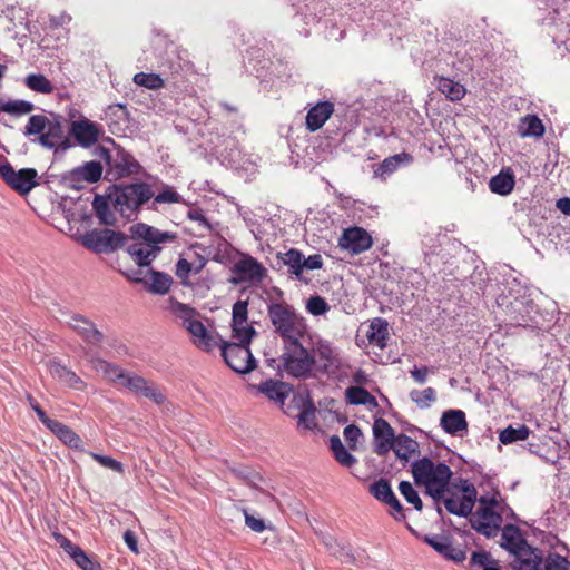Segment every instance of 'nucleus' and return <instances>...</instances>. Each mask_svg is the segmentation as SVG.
<instances>
[{
  "label": "nucleus",
  "instance_id": "nucleus-1",
  "mask_svg": "<svg viewBox=\"0 0 570 570\" xmlns=\"http://www.w3.org/2000/svg\"><path fill=\"white\" fill-rule=\"evenodd\" d=\"M412 475L419 487H424L425 493L430 495L439 514H442L441 500L449 492V484L452 471L444 462H435L430 458H422L413 462Z\"/></svg>",
  "mask_w": 570,
  "mask_h": 570
},
{
  "label": "nucleus",
  "instance_id": "nucleus-2",
  "mask_svg": "<svg viewBox=\"0 0 570 570\" xmlns=\"http://www.w3.org/2000/svg\"><path fill=\"white\" fill-rule=\"evenodd\" d=\"M135 242L127 246V253L139 267H148L161 252V244L173 242L174 233L163 232L144 223L130 227Z\"/></svg>",
  "mask_w": 570,
  "mask_h": 570
},
{
  "label": "nucleus",
  "instance_id": "nucleus-3",
  "mask_svg": "<svg viewBox=\"0 0 570 570\" xmlns=\"http://www.w3.org/2000/svg\"><path fill=\"white\" fill-rule=\"evenodd\" d=\"M279 368L289 377L297 380L315 379V353L313 335L302 341H289L283 345Z\"/></svg>",
  "mask_w": 570,
  "mask_h": 570
},
{
  "label": "nucleus",
  "instance_id": "nucleus-4",
  "mask_svg": "<svg viewBox=\"0 0 570 570\" xmlns=\"http://www.w3.org/2000/svg\"><path fill=\"white\" fill-rule=\"evenodd\" d=\"M23 135L31 138L32 142H37L47 149L69 147L68 140L65 137L62 117L56 114H51L50 117L32 115L28 119Z\"/></svg>",
  "mask_w": 570,
  "mask_h": 570
},
{
  "label": "nucleus",
  "instance_id": "nucleus-5",
  "mask_svg": "<svg viewBox=\"0 0 570 570\" xmlns=\"http://www.w3.org/2000/svg\"><path fill=\"white\" fill-rule=\"evenodd\" d=\"M268 317L283 345L289 341H302L312 335L305 318L287 303H272L267 307Z\"/></svg>",
  "mask_w": 570,
  "mask_h": 570
},
{
  "label": "nucleus",
  "instance_id": "nucleus-6",
  "mask_svg": "<svg viewBox=\"0 0 570 570\" xmlns=\"http://www.w3.org/2000/svg\"><path fill=\"white\" fill-rule=\"evenodd\" d=\"M168 309L179 324L189 333L193 343L200 350L209 352L218 342L200 321V314L191 306L170 299Z\"/></svg>",
  "mask_w": 570,
  "mask_h": 570
},
{
  "label": "nucleus",
  "instance_id": "nucleus-7",
  "mask_svg": "<svg viewBox=\"0 0 570 570\" xmlns=\"http://www.w3.org/2000/svg\"><path fill=\"white\" fill-rule=\"evenodd\" d=\"M111 190L114 202L118 205V213L128 220L135 219L142 206L154 197V190L147 183L114 185Z\"/></svg>",
  "mask_w": 570,
  "mask_h": 570
},
{
  "label": "nucleus",
  "instance_id": "nucleus-8",
  "mask_svg": "<svg viewBox=\"0 0 570 570\" xmlns=\"http://www.w3.org/2000/svg\"><path fill=\"white\" fill-rule=\"evenodd\" d=\"M216 341L220 346L222 356L225 363L236 373L246 374L256 367V360L249 348L250 342H243L240 338H232V342H224L218 335Z\"/></svg>",
  "mask_w": 570,
  "mask_h": 570
},
{
  "label": "nucleus",
  "instance_id": "nucleus-9",
  "mask_svg": "<svg viewBox=\"0 0 570 570\" xmlns=\"http://www.w3.org/2000/svg\"><path fill=\"white\" fill-rule=\"evenodd\" d=\"M214 149L218 159L230 168L249 170L255 164L253 155L240 147L235 136H218Z\"/></svg>",
  "mask_w": 570,
  "mask_h": 570
},
{
  "label": "nucleus",
  "instance_id": "nucleus-10",
  "mask_svg": "<svg viewBox=\"0 0 570 570\" xmlns=\"http://www.w3.org/2000/svg\"><path fill=\"white\" fill-rule=\"evenodd\" d=\"M97 155L105 160L108 174L114 178H122L132 174H138L141 169L136 158L124 148L115 146L114 149L99 147Z\"/></svg>",
  "mask_w": 570,
  "mask_h": 570
},
{
  "label": "nucleus",
  "instance_id": "nucleus-11",
  "mask_svg": "<svg viewBox=\"0 0 570 570\" xmlns=\"http://www.w3.org/2000/svg\"><path fill=\"white\" fill-rule=\"evenodd\" d=\"M313 353H315V377L325 375L336 376L342 367V358L336 348L326 340L313 338Z\"/></svg>",
  "mask_w": 570,
  "mask_h": 570
},
{
  "label": "nucleus",
  "instance_id": "nucleus-12",
  "mask_svg": "<svg viewBox=\"0 0 570 570\" xmlns=\"http://www.w3.org/2000/svg\"><path fill=\"white\" fill-rule=\"evenodd\" d=\"M194 66L190 61L189 52L176 46L168 47L159 62L161 76L173 81H176L179 76L191 72Z\"/></svg>",
  "mask_w": 570,
  "mask_h": 570
},
{
  "label": "nucleus",
  "instance_id": "nucleus-13",
  "mask_svg": "<svg viewBox=\"0 0 570 570\" xmlns=\"http://www.w3.org/2000/svg\"><path fill=\"white\" fill-rule=\"evenodd\" d=\"M125 235L112 229H92L83 234L81 244L94 253H112L125 244Z\"/></svg>",
  "mask_w": 570,
  "mask_h": 570
},
{
  "label": "nucleus",
  "instance_id": "nucleus-14",
  "mask_svg": "<svg viewBox=\"0 0 570 570\" xmlns=\"http://www.w3.org/2000/svg\"><path fill=\"white\" fill-rule=\"evenodd\" d=\"M115 383L119 386L128 389L136 395L150 399L156 404H163L166 400L165 395L157 387V385H155V383L135 373L121 370Z\"/></svg>",
  "mask_w": 570,
  "mask_h": 570
},
{
  "label": "nucleus",
  "instance_id": "nucleus-15",
  "mask_svg": "<svg viewBox=\"0 0 570 570\" xmlns=\"http://www.w3.org/2000/svg\"><path fill=\"white\" fill-rule=\"evenodd\" d=\"M0 177L16 191L21 195L28 194L38 183V173L33 168H23L14 170L13 167L4 161L0 164Z\"/></svg>",
  "mask_w": 570,
  "mask_h": 570
},
{
  "label": "nucleus",
  "instance_id": "nucleus-16",
  "mask_svg": "<svg viewBox=\"0 0 570 570\" xmlns=\"http://www.w3.org/2000/svg\"><path fill=\"white\" fill-rule=\"evenodd\" d=\"M441 501H443L444 508L449 513L458 517H468L471 514L476 501V490L473 484L465 481L460 493H452L446 498L443 497Z\"/></svg>",
  "mask_w": 570,
  "mask_h": 570
},
{
  "label": "nucleus",
  "instance_id": "nucleus-17",
  "mask_svg": "<svg viewBox=\"0 0 570 570\" xmlns=\"http://www.w3.org/2000/svg\"><path fill=\"white\" fill-rule=\"evenodd\" d=\"M69 134L73 137L78 146L90 148L99 140L104 130L99 124L87 118H81L71 122Z\"/></svg>",
  "mask_w": 570,
  "mask_h": 570
},
{
  "label": "nucleus",
  "instance_id": "nucleus-18",
  "mask_svg": "<svg viewBox=\"0 0 570 570\" xmlns=\"http://www.w3.org/2000/svg\"><path fill=\"white\" fill-rule=\"evenodd\" d=\"M236 278L235 283H261L266 276V268L255 257L242 254L233 268Z\"/></svg>",
  "mask_w": 570,
  "mask_h": 570
},
{
  "label": "nucleus",
  "instance_id": "nucleus-19",
  "mask_svg": "<svg viewBox=\"0 0 570 570\" xmlns=\"http://www.w3.org/2000/svg\"><path fill=\"white\" fill-rule=\"evenodd\" d=\"M471 527L487 538H494L502 523V517L491 507H480L470 519Z\"/></svg>",
  "mask_w": 570,
  "mask_h": 570
},
{
  "label": "nucleus",
  "instance_id": "nucleus-20",
  "mask_svg": "<svg viewBox=\"0 0 570 570\" xmlns=\"http://www.w3.org/2000/svg\"><path fill=\"white\" fill-rule=\"evenodd\" d=\"M248 303L247 301H237L233 305L232 313V338H240L243 342H252L256 335L255 328L248 324Z\"/></svg>",
  "mask_w": 570,
  "mask_h": 570
},
{
  "label": "nucleus",
  "instance_id": "nucleus-21",
  "mask_svg": "<svg viewBox=\"0 0 570 570\" xmlns=\"http://www.w3.org/2000/svg\"><path fill=\"white\" fill-rule=\"evenodd\" d=\"M372 430L374 452L380 456L387 454L392 450L397 436L393 428L385 419L379 417L374 420Z\"/></svg>",
  "mask_w": 570,
  "mask_h": 570
},
{
  "label": "nucleus",
  "instance_id": "nucleus-22",
  "mask_svg": "<svg viewBox=\"0 0 570 570\" xmlns=\"http://www.w3.org/2000/svg\"><path fill=\"white\" fill-rule=\"evenodd\" d=\"M338 245L351 254H360L372 246V237L365 229L352 227L344 230Z\"/></svg>",
  "mask_w": 570,
  "mask_h": 570
},
{
  "label": "nucleus",
  "instance_id": "nucleus-23",
  "mask_svg": "<svg viewBox=\"0 0 570 570\" xmlns=\"http://www.w3.org/2000/svg\"><path fill=\"white\" fill-rule=\"evenodd\" d=\"M250 387L266 396L269 401H274L281 405H283L285 400L293 393L292 384L275 379H266Z\"/></svg>",
  "mask_w": 570,
  "mask_h": 570
},
{
  "label": "nucleus",
  "instance_id": "nucleus-24",
  "mask_svg": "<svg viewBox=\"0 0 570 570\" xmlns=\"http://www.w3.org/2000/svg\"><path fill=\"white\" fill-rule=\"evenodd\" d=\"M92 209L100 224L107 226H115L117 224L116 213H118V205L114 202L111 188H109L105 195L95 196Z\"/></svg>",
  "mask_w": 570,
  "mask_h": 570
},
{
  "label": "nucleus",
  "instance_id": "nucleus-25",
  "mask_svg": "<svg viewBox=\"0 0 570 570\" xmlns=\"http://www.w3.org/2000/svg\"><path fill=\"white\" fill-rule=\"evenodd\" d=\"M424 542L441 556L454 562H462L466 558L465 551L459 547H454L451 540L445 535L428 534L424 537Z\"/></svg>",
  "mask_w": 570,
  "mask_h": 570
},
{
  "label": "nucleus",
  "instance_id": "nucleus-26",
  "mask_svg": "<svg viewBox=\"0 0 570 570\" xmlns=\"http://www.w3.org/2000/svg\"><path fill=\"white\" fill-rule=\"evenodd\" d=\"M413 161V156L409 153H400L385 158L374 169L373 177L385 181L399 168L409 166Z\"/></svg>",
  "mask_w": 570,
  "mask_h": 570
},
{
  "label": "nucleus",
  "instance_id": "nucleus-27",
  "mask_svg": "<svg viewBox=\"0 0 570 570\" xmlns=\"http://www.w3.org/2000/svg\"><path fill=\"white\" fill-rule=\"evenodd\" d=\"M334 112V105L331 101H318L316 105L309 108L305 117L306 128L309 131H316L321 129L326 120Z\"/></svg>",
  "mask_w": 570,
  "mask_h": 570
},
{
  "label": "nucleus",
  "instance_id": "nucleus-28",
  "mask_svg": "<svg viewBox=\"0 0 570 570\" xmlns=\"http://www.w3.org/2000/svg\"><path fill=\"white\" fill-rule=\"evenodd\" d=\"M514 563L519 564V570H540L542 563V551L531 547L528 542L523 544L514 554Z\"/></svg>",
  "mask_w": 570,
  "mask_h": 570
},
{
  "label": "nucleus",
  "instance_id": "nucleus-29",
  "mask_svg": "<svg viewBox=\"0 0 570 570\" xmlns=\"http://www.w3.org/2000/svg\"><path fill=\"white\" fill-rule=\"evenodd\" d=\"M441 428L451 435H460L468 431L465 413L462 410H446L440 420Z\"/></svg>",
  "mask_w": 570,
  "mask_h": 570
},
{
  "label": "nucleus",
  "instance_id": "nucleus-30",
  "mask_svg": "<svg viewBox=\"0 0 570 570\" xmlns=\"http://www.w3.org/2000/svg\"><path fill=\"white\" fill-rule=\"evenodd\" d=\"M48 370L52 377L59 380L68 387L79 391L86 387V383L80 379V376L60 362L51 361L48 365Z\"/></svg>",
  "mask_w": 570,
  "mask_h": 570
},
{
  "label": "nucleus",
  "instance_id": "nucleus-31",
  "mask_svg": "<svg viewBox=\"0 0 570 570\" xmlns=\"http://www.w3.org/2000/svg\"><path fill=\"white\" fill-rule=\"evenodd\" d=\"M70 326L88 343L98 344L102 340V333L95 324L79 314L71 317Z\"/></svg>",
  "mask_w": 570,
  "mask_h": 570
},
{
  "label": "nucleus",
  "instance_id": "nucleus-32",
  "mask_svg": "<svg viewBox=\"0 0 570 570\" xmlns=\"http://www.w3.org/2000/svg\"><path fill=\"white\" fill-rule=\"evenodd\" d=\"M515 185V176L511 168H504L489 181V188L493 194L507 196L511 194Z\"/></svg>",
  "mask_w": 570,
  "mask_h": 570
},
{
  "label": "nucleus",
  "instance_id": "nucleus-33",
  "mask_svg": "<svg viewBox=\"0 0 570 570\" xmlns=\"http://www.w3.org/2000/svg\"><path fill=\"white\" fill-rule=\"evenodd\" d=\"M367 340L371 344L380 347L385 348L387 345V338H389V323L385 318L382 317H375L371 321L368 332H367Z\"/></svg>",
  "mask_w": 570,
  "mask_h": 570
},
{
  "label": "nucleus",
  "instance_id": "nucleus-34",
  "mask_svg": "<svg viewBox=\"0 0 570 570\" xmlns=\"http://www.w3.org/2000/svg\"><path fill=\"white\" fill-rule=\"evenodd\" d=\"M105 121L112 132L120 131L128 122V110L122 104H115L105 110Z\"/></svg>",
  "mask_w": 570,
  "mask_h": 570
},
{
  "label": "nucleus",
  "instance_id": "nucleus-35",
  "mask_svg": "<svg viewBox=\"0 0 570 570\" xmlns=\"http://www.w3.org/2000/svg\"><path fill=\"white\" fill-rule=\"evenodd\" d=\"M527 540L522 537L520 529L513 524H507L501 533V547L514 554L525 544Z\"/></svg>",
  "mask_w": 570,
  "mask_h": 570
},
{
  "label": "nucleus",
  "instance_id": "nucleus-36",
  "mask_svg": "<svg viewBox=\"0 0 570 570\" xmlns=\"http://www.w3.org/2000/svg\"><path fill=\"white\" fill-rule=\"evenodd\" d=\"M50 431L68 448L79 451L85 450L82 439L68 425L57 421Z\"/></svg>",
  "mask_w": 570,
  "mask_h": 570
},
{
  "label": "nucleus",
  "instance_id": "nucleus-37",
  "mask_svg": "<svg viewBox=\"0 0 570 570\" xmlns=\"http://www.w3.org/2000/svg\"><path fill=\"white\" fill-rule=\"evenodd\" d=\"M397 459L407 462L419 452V443L406 434H399L392 448Z\"/></svg>",
  "mask_w": 570,
  "mask_h": 570
},
{
  "label": "nucleus",
  "instance_id": "nucleus-38",
  "mask_svg": "<svg viewBox=\"0 0 570 570\" xmlns=\"http://www.w3.org/2000/svg\"><path fill=\"white\" fill-rule=\"evenodd\" d=\"M347 403L353 405H366L368 407L377 406L376 399L364 387L350 386L345 390Z\"/></svg>",
  "mask_w": 570,
  "mask_h": 570
},
{
  "label": "nucleus",
  "instance_id": "nucleus-39",
  "mask_svg": "<svg viewBox=\"0 0 570 570\" xmlns=\"http://www.w3.org/2000/svg\"><path fill=\"white\" fill-rule=\"evenodd\" d=\"M518 132L521 137H541L544 134V127L538 116L527 115L521 119Z\"/></svg>",
  "mask_w": 570,
  "mask_h": 570
},
{
  "label": "nucleus",
  "instance_id": "nucleus-40",
  "mask_svg": "<svg viewBox=\"0 0 570 570\" xmlns=\"http://www.w3.org/2000/svg\"><path fill=\"white\" fill-rule=\"evenodd\" d=\"M147 275L150 278V283L148 285L149 292L158 295H164L169 291L173 283V278L168 274L157 272L154 269H148L146 272V276Z\"/></svg>",
  "mask_w": 570,
  "mask_h": 570
},
{
  "label": "nucleus",
  "instance_id": "nucleus-41",
  "mask_svg": "<svg viewBox=\"0 0 570 570\" xmlns=\"http://www.w3.org/2000/svg\"><path fill=\"white\" fill-rule=\"evenodd\" d=\"M149 209L157 210L159 204H181L184 203L183 196L176 191L171 186L165 185L158 194H154Z\"/></svg>",
  "mask_w": 570,
  "mask_h": 570
},
{
  "label": "nucleus",
  "instance_id": "nucleus-42",
  "mask_svg": "<svg viewBox=\"0 0 570 570\" xmlns=\"http://www.w3.org/2000/svg\"><path fill=\"white\" fill-rule=\"evenodd\" d=\"M438 89L452 101L460 100L465 95V88L463 85L445 77L439 78Z\"/></svg>",
  "mask_w": 570,
  "mask_h": 570
},
{
  "label": "nucleus",
  "instance_id": "nucleus-43",
  "mask_svg": "<svg viewBox=\"0 0 570 570\" xmlns=\"http://www.w3.org/2000/svg\"><path fill=\"white\" fill-rule=\"evenodd\" d=\"M238 215L244 220L247 228L253 234L256 240H261L263 238V227L259 217L249 208H245L242 206H237Z\"/></svg>",
  "mask_w": 570,
  "mask_h": 570
},
{
  "label": "nucleus",
  "instance_id": "nucleus-44",
  "mask_svg": "<svg viewBox=\"0 0 570 570\" xmlns=\"http://www.w3.org/2000/svg\"><path fill=\"white\" fill-rule=\"evenodd\" d=\"M24 85L38 94L49 95L55 91V86L42 73H29L24 78Z\"/></svg>",
  "mask_w": 570,
  "mask_h": 570
},
{
  "label": "nucleus",
  "instance_id": "nucleus-45",
  "mask_svg": "<svg viewBox=\"0 0 570 570\" xmlns=\"http://www.w3.org/2000/svg\"><path fill=\"white\" fill-rule=\"evenodd\" d=\"M73 175L87 183H96L101 178L102 166L98 161H88L75 169Z\"/></svg>",
  "mask_w": 570,
  "mask_h": 570
},
{
  "label": "nucleus",
  "instance_id": "nucleus-46",
  "mask_svg": "<svg viewBox=\"0 0 570 570\" xmlns=\"http://www.w3.org/2000/svg\"><path fill=\"white\" fill-rule=\"evenodd\" d=\"M283 264L288 267V272L301 278L303 274V254L297 249H289L282 256Z\"/></svg>",
  "mask_w": 570,
  "mask_h": 570
},
{
  "label": "nucleus",
  "instance_id": "nucleus-47",
  "mask_svg": "<svg viewBox=\"0 0 570 570\" xmlns=\"http://www.w3.org/2000/svg\"><path fill=\"white\" fill-rule=\"evenodd\" d=\"M530 430L525 425H519L517 428L508 426L503 429L499 434V440L503 444H511L517 441L527 440Z\"/></svg>",
  "mask_w": 570,
  "mask_h": 570
},
{
  "label": "nucleus",
  "instance_id": "nucleus-48",
  "mask_svg": "<svg viewBox=\"0 0 570 570\" xmlns=\"http://www.w3.org/2000/svg\"><path fill=\"white\" fill-rule=\"evenodd\" d=\"M324 544L326 546L328 552L338 558L342 562H354L355 558L348 547L340 544L335 539L331 537L324 540Z\"/></svg>",
  "mask_w": 570,
  "mask_h": 570
},
{
  "label": "nucleus",
  "instance_id": "nucleus-49",
  "mask_svg": "<svg viewBox=\"0 0 570 570\" xmlns=\"http://www.w3.org/2000/svg\"><path fill=\"white\" fill-rule=\"evenodd\" d=\"M35 109V105L30 101L22 99H14L4 101L2 99V112L14 116H22L30 114Z\"/></svg>",
  "mask_w": 570,
  "mask_h": 570
},
{
  "label": "nucleus",
  "instance_id": "nucleus-50",
  "mask_svg": "<svg viewBox=\"0 0 570 570\" xmlns=\"http://www.w3.org/2000/svg\"><path fill=\"white\" fill-rule=\"evenodd\" d=\"M370 493L385 504L395 495L390 482L383 478L370 485Z\"/></svg>",
  "mask_w": 570,
  "mask_h": 570
},
{
  "label": "nucleus",
  "instance_id": "nucleus-51",
  "mask_svg": "<svg viewBox=\"0 0 570 570\" xmlns=\"http://www.w3.org/2000/svg\"><path fill=\"white\" fill-rule=\"evenodd\" d=\"M134 82L137 86L151 90H157L165 86V79L157 73L138 72L134 76Z\"/></svg>",
  "mask_w": 570,
  "mask_h": 570
},
{
  "label": "nucleus",
  "instance_id": "nucleus-52",
  "mask_svg": "<svg viewBox=\"0 0 570 570\" xmlns=\"http://www.w3.org/2000/svg\"><path fill=\"white\" fill-rule=\"evenodd\" d=\"M91 366L95 371L102 373L108 380L114 383L117 381L118 374L121 368L117 365H114L100 357H91L90 358Z\"/></svg>",
  "mask_w": 570,
  "mask_h": 570
},
{
  "label": "nucleus",
  "instance_id": "nucleus-53",
  "mask_svg": "<svg viewBox=\"0 0 570 570\" xmlns=\"http://www.w3.org/2000/svg\"><path fill=\"white\" fill-rule=\"evenodd\" d=\"M410 399L420 409H428L436 400V392L433 387H426L422 391L413 390L410 392Z\"/></svg>",
  "mask_w": 570,
  "mask_h": 570
},
{
  "label": "nucleus",
  "instance_id": "nucleus-54",
  "mask_svg": "<svg viewBox=\"0 0 570 570\" xmlns=\"http://www.w3.org/2000/svg\"><path fill=\"white\" fill-rule=\"evenodd\" d=\"M399 491L406 502L412 504L416 511H421L423 509L422 500L411 482L401 481L399 484Z\"/></svg>",
  "mask_w": 570,
  "mask_h": 570
},
{
  "label": "nucleus",
  "instance_id": "nucleus-55",
  "mask_svg": "<svg viewBox=\"0 0 570 570\" xmlns=\"http://www.w3.org/2000/svg\"><path fill=\"white\" fill-rule=\"evenodd\" d=\"M90 456L101 466L118 473H124V464L111 456L102 455L96 452H89Z\"/></svg>",
  "mask_w": 570,
  "mask_h": 570
},
{
  "label": "nucleus",
  "instance_id": "nucleus-56",
  "mask_svg": "<svg viewBox=\"0 0 570 570\" xmlns=\"http://www.w3.org/2000/svg\"><path fill=\"white\" fill-rule=\"evenodd\" d=\"M306 309L309 314H312L314 316H320V315L325 314L330 309V306L323 297L316 295V296H312L307 301Z\"/></svg>",
  "mask_w": 570,
  "mask_h": 570
},
{
  "label": "nucleus",
  "instance_id": "nucleus-57",
  "mask_svg": "<svg viewBox=\"0 0 570 570\" xmlns=\"http://www.w3.org/2000/svg\"><path fill=\"white\" fill-rule=\"evenodd\" d=\"M82 570H102L100 563L91 559L82 549L72 558Z\"/></svg>",
  "mask_w": 570,
  "mask_h": 570
},
{
  "label": "nucleus",
  "instance_id": "nucleus-58",
  "mask_svg": "<svg viewBox=\"0 0 570 570\" xmlns=\"http://www.w3.org/2000/svg\"><path fill=\"white\" fill-rule=\"evenodd\" d=\"M233 472L237 478L244 480L248 485L253 488H258L262 482V476L254 471H249L245 468L234 469Z\"/></svg>",
  "mask_w": 570,
  "mask_h": 570
},
{
  "label": "nucleus",
  "instance_id": "nucleus-59",
  "mask_svg": "<svg viewBox=\"0 0 570 570\" xmlns=\"http://www.w3.org/2000/svg\"><path fill=\"white\" fill-rule=\"evenodd\" d=\"M193 273V263L186 258H179L176 263V276L186 284V279Z\"/></svg>",
  "mask_w": 570,
  "mask_h": 570
},
{
  "label": "nucleus",
  "instance_id": "nucleus-60",
  "mask_svg": "<svg viewBox=\"0 0 570 570\" xmlns=\"http://www.w3.org/2000/svg\"><path fill=\"white\" fill-rule=\"evenodd\" d=\"M343 435L345 441L350 444L351 449H355L358 439L362 435L361 429L355 424H350L344 428Z\"/></svg>",
  "mask_w": 570,
  "mask_h": 570
},
{
  "label": "nucleus",
  "instance_id": "nucleus-61",
  "mask_svg": "<svg viewBox=\"0 0 570 570\" xmlns=\"http://www.w3.org/2000/svg\"><path fill=\"white\" fill-rule=\"evenodd\" d=\"M568 17V2L567 0H562L560 4L553 8V16L550 19L553 22L561 21V24H566V28H568L569 23L567 21H563Z\"/></svg>",
  "mask_w": 570,
  "mask_h": 570
},
{
  "label": "nucleus",
  "instance_id": "nucleus-62",
  "mask_svg": "<svg viewBox=\"0 0 570 570\" xmlns=\"http://www.w3.org/2000/svg\"><path fill=\"white\" fill-rule=\"evenodd\" d=\"M471 563L474 566L485 567L491 566L494 561L491 559V556L487 551H473L471 556Z\"/></svg>",
  "mask_w": 570,
  "mask_h": 570
},
{
  "label": "nucleus",
  "instance_id": "nucleus-63",
  "mask_svg": "<svg viewBox=\"0 0 570 570\" xmlns=\"http://www.w3.org/2000/svg\"><path fill=\"white\" fill-rule=\"evenodd\" d=\"M57 541L59 542V544L63 549V551L71 559L81 550V548L79 546L72 543L69 539H67L63 535H58Z\"/></svg>",
  "mask_w": 570,
  "mask_h": 570
},
{
  "label": "nucleus",
  "instance_id": "nucleus-64",
  "mask_svg": "<svg viewBox=\"0 0 570 570\" xmlns=\"http://www.w3.org/2000/svg\"><path fill=\"white\" fill-rule=\"evenodd\" d=\"M187 217L190 220L198 223V225L204 227L205 229L210 228L204 212L199 208L190 209L187 214Z\"/></svg>",
  "mask_w": 570,
  "mask_h": 570
}]
</instances>
